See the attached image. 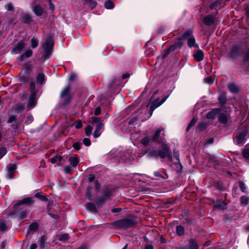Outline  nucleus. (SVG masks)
Instances as JSON below:
<instances>
[{
	"mask_svg": "<svg viewBox=\"0 0 249 249\" xmlns=\"http://www.w3.org/2000/svg\"><path fill=\"white\" fill-rule=\"evenodd\" d=\"M239 186L240 188V189L242 190V192H245L246 191V188L245 184L243 181H240L239 182Z\"/></svg>",
	"mask_w": 249,
	"mask_h": 249,
	"instance_id": "51",
	"label": "nucleus"
},
{
	"mask_svg": "<svg viewBox=\"0 0 249 249\" xmlns=\"http://www.w3.org/2000/svg\"><path fill=\"white\" fill-rule=\"evenodd\" d=\"M81 143L79 142H76L73 144V147L76 150H78L81 148Z\"/></svg>",
	"mask_w": 249,
	"mask_h": 249,
	"instance_id": "53",
	"label": "nucleus"
},
{
	"mask_svg": "<svg viewBox=\"0 0 249 249\" xmlns=\"http://www.w3.org/2000/svg\"><path fill=\"white\" fill-rule=\"evenodd\" d=\"M35 197L38 198L39 199L42 201H47L48 198L46 196L42 195L41 192H38L35 195Z\"/></svg>",
	"mask_w": 249,
	"mask_h": 249,
	"instance_id": "34",
	"label": "nucleus"
},
{
	"mask_svg": "<svg viewBox=\"0 0 249 249\" xmlns=\"http://www.w3.org/2000/svg\"><path fill=\"white\" fill-rule=\"evenodd\" d=\"M5 8L8 11H12L14 9V7L13 6V5L11 3H7L5 5Z\"/></svg>",
	"mask_w": 249,
	"mask_h": 249,
	"instance_id": "56",
	"label": "nucleus"
},
{
	"mask_svg": "<svg viewBox=\"0 0 249 249\" xmlns=\"http://www.w3.org/2000/svg\"><path fill=\"white\" fill-rule=\"evenodd\" d=\"M16 119V116H15L14 115H10L9 117V119H8L7 123H11L13 122H14V121H15Z\"/></svg>",
	"mask_w": 249,
	"mask_h": 249,
	"instance_id": "58",
	"label": "nucleus"
},
{
	"mask_svg": "<svg viewBox=\"0 0 249 249\" xmlns=\"http://www.w3.org/2000/svg\"><path fill=\"white\" fill-rule=\"evenodd\" d=\"M147 152L151 157H157L158 156V152L155 150L148 149L147 150Z\"/></svg>",
	"mask_w": 249,
	"mask_h": 249,
	"instance_id": "42",
	"label": "nucleus"
},
{
	"mask_svg": "<svg viewBox=\"0 0 249 249\" xmlns=\"http://www.w3.org/2000/svg\"><path fill=\"white\" fill-rule=\"evenodd\" d=\"M111 196V192L109 191L106 192L104 196H103L104 198H106V199L107 200L108 197Z\"/></svg>",
	"mask_w": 249,
	"mask_h": 249,
	"instance_id": "61",
	"label": "nucleus"
},
{
	"mask_svg": "<svg viewBox=\"0 0 249 249\" xmlns=\"http://www.w3.org/2000/svg\"><path fill=\"white\" fill-rule=\"evenodd\" d=\"M104 5L106 8L109 9H112L114 7V4H113V2L110 0L106 1L105 2Z\"/></svg>",
	"mask_w": 249,
	"mask_h": 249,
	"instance_id": "37",
	"label": "nucleus"
},
{
	"mask_svg": "<svg viewBox=\"0 0 249 249\" xmlns=\"http://www.w3.org/2000/svg\"><path fill=\"white\" fill-rule=\"evenodd\" d=\"M228 88L232 93H236L239 91L238 87L234 83H230L228 84Z\"/></svg>",
	"mask_w": 249,
	"mask_h": 249,
	"instance_id": "24",
	"label": "nucleus"
},
{
	"mask_svg": "<svg viewBox=\"0 0 249 249\" xmlns=\"http://www.w3.org/2000/svg\"><path fill=\"white\" fill-rule=\"evenodd\" d=\"M194 36L193 35V32L192 30H187L185 31L182 35L181 39H188L189 37H191Z\"/></svg>",
	"mask_w": 249,
	"mask_h": 249,
	"instance_id": "29",
	"label": "nucleus"
},
{
	"mask_svg": "<svg viewBox=\"0 0 249 249\" xmlns=\"http://www.w3.org/2000/svg\"><path fill=\"white\" fill-rule=\"evenodd\" d=\"M76 77L75 74L72 73L71 74L69 78L70 81H73Z\"/></svg>",
	"mask_w": 249,
	"mask_h": 249,
	"instance_id": "63",
	"label": "nucleus"
},
{
	"mask_svg": "<svg viewBox=\"0 0 249 249\" xmlns=\"http://www.w3.org/2000/svg\"><path fill=\"white\" fill-rule=\"evenodd\" d=\"M75 127L76 129L81 128L82 127V123L81 121H78L75 124Z\"/></svg>",
	"mask_w": 249,
	"mask_h": 249,
	"instance_id": "59",
	"label": "nucleus"
},
{
	"mask_svg": "<svg viewBox=\"0 0 249 249\" xmlns=\"http://www.w3.org/2000/svg\"><path fill=\"white\" fill-rule=\"evenodd\" d=\"M248 200V197L247 196H243L240 198L241 203L243 204L247 205Z\"/></svg>",
	"mask_w": 249,
	"mask_h": 249,
	"instance_id": "49",
	"label": "nucleus"
},
{
	"mask_svg": "<svg viewBox=\"0 0 249 249\" xmlns=\"http://www.w3.org/2000/svg\"><path fill=\"white\" fill-rule=\"evenodd\" d=\"M20 82L23 83L29 82L31 80V72L27 71H21L18 75Z\"/></svg>",
	"mask_w": 249,
	"mask_h": 249,
	"instance_id": "7",
	"label": "nucleus"
},
{
	"mask_svg": "<svg viewBox=\"0 0 249 249\" xmlns=\"http://www.w3.org/2000/svg\"><path fill=\"white\" fill-rule=\"evenodd\" d=\"M92 127L90 125H88L85 128V134L87 136H89L91 134Z\"/></svg>",
	"mask_w": 249,
	"mask_h": 249,
	"instance_id": "43",
	"label": "nucleus"
},
{
	"mask_svg": "<svg viewBox=\"0 0 249 249\" xmlns=\"http://www.w3.org/2000/svg\"><path fill=\"white\" fill-rule=\"evenodd\" d=\"M248 132V130L247 129L239 132L237 136L235 137V143L238 145H243L244 143Z\"/></svg>",
	"mask_w": 249,
	"mask_h": 249,
	"instance_id": "6",
	"label": "nucleus"
},
{
	"mask_svg": "<svg viewBox=\"0 0 249 249\" xmlns=\"http://www.w3.org/2000/svg\"><path fill=\"white\" fill-rule=\"evenodd\" d=\"M45 80V75L43 73H40L36 78V81L39 84H42Z\"/></svg>",
	"mask_w": 249,
	"mask_h": 249,
	"instance_id": "30",
	"label": "nucleus"
},
{
	"mask_svg": "<svg viewBox=\"0 0 249 249\" xmlns=\"http://www.w3.org/2000/svg\"><path fill=\"white\" fill-rule=\"evenodd\" d=\"M30 91L31 94L29 97L27 107L29 109H32L36 105L37 101L36 93L37 92L36 89L35 83L33 81H31L30 84Z\"/></svg>",
	"mask_w": 249,
	"mask_h": 249,
	"instance_id": "3",
	"label": "nucleus"
},
{
	"mask_svg": "<svg viewBox=\"0 0 249 249\" xmlns=\"http://www.w3.org/2000/svg\"><path fill=\"white\" fill-rule=\"evenodd\" d=\"M106 201V198H104L103 196L98 198L97 199L96 203L97 205H100L104 203Z\"/></svg>",
	"mask_w": 249,
	"mask_h": 249,
	"instance_id": "46",
	"label": "nucleus"
},
{
	"mask_svg": "<svg viewBox=\"0 0 249 249\" xmlns=\"http://www.w3.org/2000/svg\"><path fill=\"white\" fill-rule=\"evenodd\" d=\"M219 112L218 109H213L211 111L208 113L207 118L208 119H213Z\"/></svg>",
	"mask_w": 249,
	"mask_h": 249,
	"instance_id": "27",
	"label": "nucleus"
},
{
	"mask_svg": "<svg viewBox=\"0 0 249 249\" xmlns=\"http://www.w3.org/2000/svg\"><path fill=\"white\" fill-rule=\"evenodd\" d=\"M222 2V0H216L215 2L213 3L211 5L210 8L211 9H215L218 7V6Z\"/></svg>",
	"mask_w": 249,
	"mask_h": 249,
	"instance_id": "41",
	"label": "nucleus"
},
{
	"mask_svg": "<svg viewBox=\"0 0 249 249\" xmlns=\"http://www.w3.org/2000/svg\"><path fill=\"white\" fill-rule=\"evenodd\" d=\"M249 35L247 34L244 40L238 44L232 46L229 51V55L233 58H239L241 66L243 68L249 67Z\"/></svg>",
	"mask_w": 249,
	"mask_h": 249,
	"instance_id": "1",
	"label": "nucleus"
},
{
	"mask_svg": "<svg viewBox=\"0 0 249 249\" xmlns=\"http://www.w3.org/2000/svg\"><path fill=\"white\" fill-rule=\"evenodd\" d=\"M176 232L177 234L181 236L184 234V228L183 226L181 225H178L176 227Z\"/></svg>",
	"mask_w": 249,
	"mask_h": 249,
	"instance_id": "31",
	"label": "nucleus"
},
{
	"mask_svg": "<svg viewBox=\"0 0 249 249\" xmlns=\"http://www.w3.org/2000/svg\"><path fill=\"white\" fill-rule=\"evenodd\" d=\"M69 161L72 167H75L79 162V160L77 155L71 157L69 159Z\"/></svg>",
	"mask_w": 249,
	"mask_h": 249,
	"instance_id": "16",
	"label": "nucleus"
},
{
	"mask_svg": "<svg viewBox=\"0 0 249 249\" xmlns=\"http://www.w3.org/2000/svg\"><path fill=\"white\" fill-rule=\"evenodd\" d=\"M242 155L245 159H249V149H244L242 152Z\"/></svg>",
	"mask_w": 249,
	"mask_h": 249,
	"instance_id": "45",
	"label": "nucleus"
},
{
	"mask_svg": "<svg viewBox=\"0 0 249 249\" xmlns=\"http://www.w3.org/2000/svg\"><path fill=\"white\" fill-rule=\"evenodd\" d=\"M38 41L36 39L33 38L31 40V45L33 48H36L38 46Z\"/></svg>",
	"mask_w": 249,
	"mask_h": 249,
	"instance_id": "44",
	"label": "nucleus"
},
{
	"mask_svg": "<svg viewBox=\"0 0 249 249\" xmlns=\"http://www.w3.org/2000/svg\"><path fill=\"white\" fill-rule=\"evenodd\" d=\"M214 20L215 17L212 15H208L203 18L204 23L206 25L208 26L213 25L214 22Z\"/></svg>",
	"mask_w": 249,
	"mask_h": 249,
	"instance_id": "14",
	"label": "nucleus"
},
{
	"mask_svg": "<svg viewBox=\"0 0 249 249\" xmlns=\"http://www.w3.org/2000/svg\"><path fill=\"white\" fill-rule=\"evenodd\" d=\"M27 212L26 209L22 208L18 213V215L21 219H24L26 217Z\"/></svg>",
	"mask_w": 249,
	"mask_h": 249,
	"instance_id": "38",
	"label": "nucleus"
},
{
	"mask_svg": "<svg viewBox=\"0 0 249 249\" xmlns=\"http://www.w3.org/2000/svg\"><path fill=\"white\" fill-rule=\"evenodd\" d=\"M62 160V157L61 156L56 155L52 158L50 159V161L53 164L56 163L57 165H59Z\"/></svg>",
	"mask_w": 249,
	"mask_h": 249,
	"instance_id": "22",
	"label": "nucleus"
},
{
	"mask_svg": "<svg viewBox=\"0 0 249 249\" xmlns=\"http://www.w3.org/2000/svg\"><path fill=\"white\" fill-rule=\"evenodd\" d=\"M104 124L102 123H99L96 125L95 129L93 133V136L95 138H97L101 135L100 130L103 128Z\"/></svg>",
	"mask_w": 249,
	"mask_h": 249,
	"instance_id": "15",
	"label": "nucleus"
},
{
	"mask_svg": "<svg viewBox=\"0 0 249 249\" xmlns=\"http://www.w3.org/2000/svg\"><path fill=\"white\" fill-rule=\"evenodd\" d=\"M168 97V96L165 97L160 101H159V99L158 98L153 102L150 107V111L151 113L156 108L162 105L166 100Z\"/></svg>",
	"mask_w": 249,
	"mask_h": 249,
	"instance_id": "11",
	"label": "nucleus"
},
{
	"mask_svg": "<svg viewBox=\"0 0 249 249\" xmlns=\"http://www.w3.org/2000/svg\"><path fill=\"white\" fill-rule=\"evenodd\" d=\"M33 54V51L31 50H28L23 54L19 57V60L23 61L25 58H28L31 56Z\"/></svg>",
	"mask_w": 249,
	"mask_h": 249,
	"instance_id": "23",
	"label": "nucleus"
},
{
	"mask_svg": "<svg viewBox=\"0 0 249 249\" xmlns=\"http://www.w3.org/2000/svg\"><path fill=\"white\" fill-rule=\"evenodd\" d=\"M205 82L208 84L211 85L213 83L212 79L210 77L206 78L205 79Z\"/></svg>",
	"mask_w": 249,
	"mask_h": 249,
	"instance_id": "60",
	"label": "nucleus"
},
{
	"mask_svg": "<svg viewBox=\"0 0 249 249\" xmlns=\"http://www.w3.org/2000/svg\"><path fill=\"white\" fill-rule=\"evenodd\" d=\"M33 11L37 16L42 15L44 12L43 9L39 4H36L35 5L33 8Z\"/></svg>",
	"mask_w": 249,
	"mask_h": 249,
	"instance_id": "17",
	"label": "nucleus"
},
{
	"mask_svg": "<svg viewBox=\"0 0 249 249\" xmlns=\"http://www.w3.org/2000/svg\"><path fill=\"white\" fill-rule=\"evenodd\" d=\"M197 122V119L195 118H193L191 122L188 124L187 128H186V131H188L189 129H190L191 127H192L193 126H194Z\"/></svg>",
	"mask_w": 249,
	"mask_h": 249,
	"instance_id": "40",
	"label": "nucleus"
},
{
	"mask_svg": "<svg viewBox=\"0 0 249 249\" xmlns=\"http://www.w3.org/2000/svg\"><path fill=\"white\" fill-rule=\"evenodd\" d=\"M83 142L86 146H89L91 144L89 138H84L83 140Z\"/></svg>",
	"mask_w": 249,
	"mask_h": 249,
	"instance_id": "52",
	"label": "nucleus"
},
{
	"mask_svg": "<svg viewBox=\"0 0 249 249\" xmlns=\"http://www.w3.org/2000/svg\"><path fill=\"white\" fill-rule=\"evenodd\" d=\"M162 130H163V129H159L155 131L151 138V141L153 142L160 143V140H161V137L160 136V134Z\"/></svg>",
	"mask_w": 249,
	"mask_h": 249,
	"instance_id": "13",
	"label": "nucleus"
},
{
	"mask_svg": "<svg viewBox=\"0 0 249 249\" xmlns=\"http://www.w3.org/2000/svg\"><path fill=\"white\" fill-rule=\"evenodd\" d=\"M6 226L5 222L1 221L0 222V231H4L6 229Z\"/></svg>",
	"mask_w": 249,
	"mask_h": 249,
	"instance_id": "54",
	"label": "nucleus"
},
{
	"mask_svg": "<svg viewBox=\"0 0 249 249\" xmlns=\"http://www.w3.org/2000/svg\"><path fill=\"white\" fill-rule=\"evenodd\" d=\"M71 87L70 85H67L61 91L60 94L61 98H63L65 103H68L71 100L72 96L70 94Z\"/></svg>",
	"mask_w": 249,
	"mask_h": 249,
	"instance_id": "5",
	"label": "nucleus"
},
{
	"mask_svg": "<svg viewBox=\"0 0 249 249\" xmlns=\"http://www.w3.org/2000/svg\"><path fill=\"white\" fill-rule=\"evenodd\" d=\"M69 235L68 234H65L63 235H61L59 237V240L61 241H65L68 240Z\"/></svg>",
	"mask_w": 249,
	"mask_h": 249,
	"instance_id": "48",
	"label": "nucleus"
},
{
	"mask_svg": "<svg viewBox=\"0 0 249 249\" xmlns=\"http://www.w3.org/2000/svg\"><path fill=\"white\" fill-rule=\"evenodd\" d=\"M37 248V245L35 243L31 244L30 246V249H36Z\"/></svg>",
	"mask_w": 249,
	"mask_h": 249,
	"instance_id": "64",
	"label": "nucleus"
},
{
	"mask_svg": "<svg viewBox=\"0 0 249 249\" xmlns=\"http://www.w3.org/2000/svg\"><path fill=\"white\" fill-rule=\"evenodd\" d=\"M183 43L180 41H178L173 45H171L168 49H166L164 53L163 54V58L166 57L171 52H173L177 48H180L182 46Z\"/></svg>",
	"mask_w": 249,
	"mask_h": 249,
	"instance_id": "8",
	"label": "nucleus"
},
{
	"mask_svg": "<svg viewBox=\"0 0 249 249\" xmlns=\"http://www.w3.org/2000/svg\"><path fill=\"white\" fill-rule=\"evenodd\" d=\"M16 169V166L14 164H10L8 166V172L10 174H12Z\"/></svg>",
	"mask_w": 249,
	"mask_h": 249,
	"instance_id": "47",
	"label": "nucleus"
},
{
	"mask_svg": "<svg viewBox=\"0 0 249 249\" xmlns=\"http://www.w3.org/2000/svg\"><path fill=\"white\" fill-rule=\"evenodd\" d=\"M64 171L66 173L70 174H72V171L70 166H66L64 167Z\"/></svg>",
	"mask_w": 249,
	"mask_h": 249,
	"instance_id": "57",
	"label": "nucleus"
},
{
	"mask_svg": "<svg viewBox=\"0 0 249 249\" xmlns=\"http://www.w3.org/2000/svg\"><path fill=\"white\" fill-rule=\"evenodd\" d=\"M86 209L91 212H96L97 211L95 205L92 202H89L86 205Z\"/></svg>",
	"mask_w": 249,
	"mask_h": 249,
	"instance_id": "26",
	"label": "nucleus"
},
{
	"mask_svg": "<svg viewBox=\"0 0 249 249\" xmlns=\"http://www.w3.org/2000/svg\"><path fill=\"white\" fill-rule=\"evenodd\" d=\"M35 202V200L31 197H28L23 198L17 202L14 206L15 209H17L18 207L22 204L32 205Z\"/></svg>",
	"mask_w": 249,
	"mask_h": 249,
	"instance_id": "9",
	"label": "nucleus"
},
{
	"mask_svg": "<svg viewBox=\"0 0 249 249\" xmlns=\"http://www.w3.org/2000/svg\"><path fill=\"white\" fill-rule=\"evenodd\" d=\"M218 101L221 105H224L226 102V97L225 93L220 94L218 97Z\"/></svg>",
	"mask_w": 249,
	"mask_h": 249,
	"instance_id": "32",
	"label": "nucleus"
},
{
	"mask_svg": "<svg viewBox=\"0 0 249 249\" xmlns=\"http://www.w3.org/2000/svg\"><path fill=\"white\" fill-rule=\"evenodd\" d=\"M152 142L151 141V138H150L147 136L145 137L141 140V143L145 145H147L148 144L150 143V142Z\"/></svg>",
	"mask_w": 249,
	"mask_h": 249,
	"instance_id": "39",
	"label": "nucleus"
},
{
	"mask_svg": "<svg viewBox=\"0 0 249 249\" xmlns=\"http://www.w3.org/2000/svg\"><path fill=\"white\" fill-rule=\"evenodd\" d=\"M100 113H101V108L100 107H97L95 110L94 114L95 115H98L100 114Z\"/></svg>",
	"mask_w": 249,
	"mask_h": 249,
	"instance_id": "62",
	"label": "nucleus"
},
{
	"mask_svg": "<svg viewBox=\"0 0 249 249\" xmlns=\"http://www.w3.org/2000/svg\"><path fill=\"white\" fill-rule=\"evenodd\" d=\"M84 4L88 5L91 9H93L97 5V2L95 0H82Z\"/></svg>",
	"mask_w": 249,
	"mask_h": 249,
	"instance_id": "21",
	"label": "nucleus"
},
{
	"mask_svg": "<svg viewBox=\"0 0 249 249\" xmlns=\"http://www.w3.org/2000/svg\"><path fill=\"white\" fill-rule=\"evenodd\" d=\"M99 123H101V119L100 118L96 117H93L92 118V123H97V124H98Z\"/></svg>",
	"mask_w": 249,
	"mask_h": 249,
	"instance_id": "55",
	"label": "nucleus"
},
{
	"mask_svg": "<svg viewBox=\"0 0 249 249\" xmlns=\"http://www.w3.org/2000/svg\"><path fill=\"white\" fill-rule=\"evenodd\" d=\"M38 229V224L37 223H33L31 224L29 227V231L27 232V234L29 233L31 231H36Z\"/></svg>",
	"mask_w": 249,
	"mask_h": 249,
	"instance_id": "35",
	"label": "nucleus"
},
{
	"mask_svg": "<svg viewBox=\"0 0 249 249\" xmlns=\"http://www.w3.org/2000/svg\"><path fill=\"white\" fill-rule=\"evenodd\" d=\"M7 152L6 149L5 147L0 148V159H1Z\"/></svg>",
	"mask_w": 249,
	"mask_h": 249,
	"instance_id": "50",
	"label": "nucleus"
},
{
	"mask_svg": "<svg viewBox=\"0 0 249 249\" xmlns=\"http://www.w3.org/2000/svg\"><path fill=\"white\" fill-rule=\"evenodd\" d=\"M229 118L227 114L225 113H221L219 115L218 120L220 123L226 124L228 122Z\"/></svg>",
	"mask_w": 249,
	"mask_h": 249,
	"instance_id": "18",
	"label": "nucleus"
},
{
	"mask_svg": "<svg viewBox=\"0 0 249 249\" xmlns=\"http://www.w3.org/2000/svg\"><path fill=\"white\" fill-rule=\"evenodd\" d=\"M194 57L197 61H200L204 58V53L201 50H199L194 54Z\"/></svg>",
	"mask_w": 249,
	"mask_h": 249,
	"instance_id": "19",
	"label": "nucleus"
},
{
	"mask_svg": "<svg viewBox=\"0 0 249 249\" xmlns=\"http://www.w3.org/2000/svg\"><path fill=\"white\" fill-rule=\"evenodd\" d=\"M53 45V41L51 38L47 39L42 45V49L46 53V57L49 58L52 54V50Z\"/></svg>",
	"mask_w": 249,
	"mask_h": 249,
	"instance_id": "4",
	"label": "nucleus"
},
{
	"mask_svg": "<svg viewBox=\"0 0 249 249\" xmlns=\"http://www.w3.org/2000/svg\"><path fill=\"white\" fill-rule=\"evenodd\" d=\"M188 45L190 48L195 46L196 40L194 36L189 37L187 39Z\"/></svg>",
	"mask_w": 249,
	"mask_h": 249,
	"instance_id": "33",
	"label": "nucleus"
},
{
	"mask_svg": "<svg viewBox=\"0 0 249 249\" xmlns=\"http://www.w3.org/2000/svg\"><path fill=\"white\" fill-rule=\"evenodd\" d=\"M26 46V43L23 41L19 42L12 50V52L18 53H20Z\"/></svg>",
	"mask_w": 249,
	"mask_h": 249,
	"instance_id": "12",
	"label": "nucleus"
},
{
	"mask_svg": "<svg viewBox=\"0 0 249 249\" xmlns=\"http://www.w3.org/2000/svg\"><path fill=\"white\" fill-rule=\"evenodd\" d=\"M22 20L25 23H29L31 21V17L28 14H24L22 17Z\"/></svg>",
	"mask_w": 249,
	"mask_h": 249,
	"instance_id": "36",
	"label": "nucleus"
},
{
	"mask_svg": "<svg viewBox=\"0 0 249 249\" xmlns=\"http://www.w3.org/2000/svg\"><path fill=\"white\" fill-rule=\"evenodd\" d=\"M189 249H198V247L196 241L193 239H190L189 241Z\"/></svg>",
	"mask_w": 249,
	"mask_h": 249,
	"instance_id": "28",
	"label": "nucleus"
},
{
	"mask_svg": "<svg viewBox=\"0 0 249 249\" xmlns=\"http://www.w3.org/2000/svg\"><path fill=\"white\" fill-rule=\"evenodd\" d=\"M158 156L162 159L166 157L170 158V154L169 151V147L166 144L162 145L161 149L158 152Z\"/></svg>",
	"mask_w": 249,
	"mask_h": 249,
	"instance_id": "10",
	"label": "nucleus"
},
{
	"mask_svg": "<svg viewBox=\"0 0 249 249\" xmlns=\"http://www.w3.org/2000/svg\"><path fill=\"white\" fill-rule=\"evenodd\" d=\"M46 238L44 236H41L38 239V243L40 249H44L46 248L45 242Z\"/></svg>",
	"mask_w": 249,
	"mask_h": 249,
	"instance_id": "25",
	"label": "nucleus"
},
{
	"mask_svg": "<svg viewBox=\"0 0 249 249\" xmlns=\"http://www.w3.org/2000/svg\"><path fill=\"white\" fill-rule=\"evenodd\" d=\"M24 109V105L23 104H18L13 107L12 109L16 113H20Z\"/></svg>",
	"mask_w": 249,
	"mask_h": 249,
	"instance_id": "20",
	"label": "nucleus"
},
{
	"mask_svg": "<svg viewBox=\"0 0 249 249\" xmlns=\"http://www.w3.org/2000/svg\"><path fill=\"white\" fill-rule=\"evenodd\" d=\"M136 223V221L135 217H129L114 222L112 226L116 229H126L133 227Z\"/></svg>",
	"mask_w": 249,
	"mask_h": 249,
	"instance_id": "2",
	"label": "nucleus"
}]
</instances>
